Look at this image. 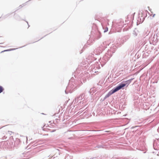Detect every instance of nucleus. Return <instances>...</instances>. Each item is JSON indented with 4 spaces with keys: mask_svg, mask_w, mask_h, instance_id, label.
Listing matches in <instances>:
<instances>
[{
    "mask_svg": "<svg viewBox=\"0 0 159 159\" xmlns=\"http://www.w3.org/2000/svg\"><path fill=\"white\" fill-rule=\"evenodd\" d=\"M3 90L4 89L3 88L2 86H0V93L2 92Z\"/></svg>",
    "mask_w": 159,
    "mask_h": 159,
    "instance_id": "nucleus-2",
    "label": "nucleus"
},
{
    "mask_svg": "<svg viewBox=\"0 0 159 159\" xmlns=\"http://www.w3.org/2000/svg\"><path fill=\"white\" fill-rule=\"evenodd\" d=\"M107 30H108V28H107V30H105V31H104V32H106L107 31Z\"/></svg>",
    "mask_w": 159,
    "mask_h": 159,
    "instance_id": "nucleus-5",
    "label": "nucleus"
},
{
    "mask_svg": "<svg viewBox=\"0 0 159 159\" xmlns=\"http://www.w3.org/2000/svg\"><path fill=\"white\" fill-rule=\"evenodd\" d=\"M155 15H156L155 14H153V15H152V17H154V16H155Z\"/></svg>",
    "mask_w": 159,
    "mask_h": 159,
    "instance_id": "nucleus-4",
    "label": "nucleus"
},
{
    "mask_svg": "<svg viewBox=\"0 0 159 159\" xmlns=\"http://www.w3.org/2000/svg\"><path fill=\"white\" fill-rule=\"evenodd\" d=\"M11 49H8V50H4V51H2V52H4V51H11Z\"/></svg>",
    "mask_w": 159,
    "mask_h": 159,
    "instance_id": "nucleus-3",
    "label": "nucleus"
},
{
    "mask_svg": "<svg viewBox=\"0 0 159 159\" xmlns=\"http://www.w3.org/2000/svg\"><path fill=\"white\" fill-rule=\"evenodd\" d=\"M131 80L132 79L129 80L125 81V83L120 84V85L116 87L114 89L111 90L112 92L111 94L116 92L122 88L123 87L125 86L126 85H127V86L129 84H130V83H131Z\"/></svg>",
    "mask_w": 159,
    "mask_h": 159,
    "instance_id": "nucleus-1",
    "label": "nucleus"
}]
</instances>
